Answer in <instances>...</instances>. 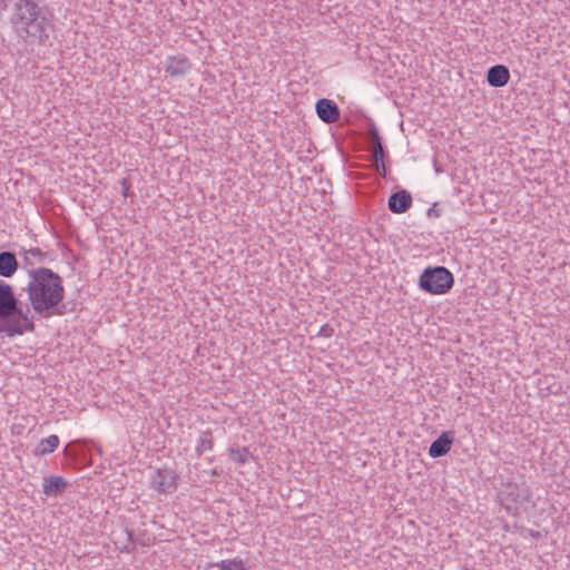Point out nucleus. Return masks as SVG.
Segmentation results:
<instances>
[{
  "label": "nucleus",
  "mask_w": 570,
  "mask_h": 570,
  "mask_svg": "<svg viewBox=\"0 0 570 570\" xmlns=\"http://www.w3.org/2000/svg\"><path fill=\"white\" fill-rule=\"evenodd\" d=\"M68 482L60 475L45 476L42 480V492L47 497H57L67 488Z\"/></svg>",
  "instance_id": "obj_13"
},
{
  "label": "nucleus",
  "mask_w": 570,
  "mask_h": 570,
  "mask_svg": "<svg viewBox=\"0 0 570 570\" xmlns=\"http://www.w3.org/2000/svg\"><path fill=\"white\" fill-rule=\"evenodd\" d=\"M332 333H333V330L328 325H324V326H322L318 335L330 337L332 335Z\"/></svg>",
  "instance_id": "obj_24"
},
{
  "label": "nucleus",
  "mask_w": 570,
  "mask_h": 570,
  "mask_svg": "<svg viewBox=\"0 0 570 570\" xmlns=\"http://www.w3.org/2000/svg\"><path fill=\"white\" fill-rule=\"evenodd\" d=\"M374 167H375V170L376 173L382 176L383 178L386 177L387 175V170H386V166L384 164V160H381L379 163H373Z\"/></svg>",
  "instance_id": "obj_22"
},
{
  "label": "nucleus",
  "mask_w": 570,
  "mask_h": 570,
  "mask_svg": "<svg viewBox=\"0 0 570 570\" xmlns=\"http://www.w3.org/2000/svg\"><path fill=\"white\" fill-rule=\"evenodd\" d=\"M127 533H128V538H129V540H132V532H131V531H128Z\"/></svg>",
  "instance_id": "obj_26"
},
{
  "label": "nucleus",
  "mask_w": 570,
  "mask_h": 570,
  "mask_svg": "<svg viewBox=\"0 0 570 570\" xmlns=\"http://www.w3.org/2000/svg\"><path fill=\"white\" fill-rule=\"evenodd\" d=\"M150 488L158 493L170 494L176 491V473L171 469H157L150 476Z\"/></svg>",
  "instance_id": "obj_5"
},
{
  "label": "nucleus",
  "mask_w": 570,
  "mask_h": 570,
  "mask_svg": "<svg viewBox=\"0 0 570 570\" xmlns=\"http://www.w3.org/2000/svg\"><path fill=\"white\" fill-rule=\"evenodd\" d=\"M229 454L232 460L238 464H245L250 456V453L247 450V448L230 449Z\"/></svg>",
  "instance_id": "obj_18"
},
{
  "label": "nucleus",
  "mask_w": 570,
  "mask_h": 570,
  "mask_svg": "<svg viewBox=\"0 0 570 570\" xmlns=\"http://www.w3.org/2000/svg\"><path fill=\"white\" fill-rule=\"evenodd\" d=\"M387 206L392 213L403 214L411 208L412 196L407 190L401 189L390 196Z\"/></svg>",
  "instance_id": "obj_10"
},
{
  "label": "nucleus",
  "mask_w": 570,
  "mask_h": 570,
  "mask_svg": "<svg viewBox=\"0 0 570 570\" xmlns=\"http://www.w3.org/2000/svg\"><path fill=\"white\" fill-rule=\"evenodd\" d=\"M71 446H72V443H69V444L65 448V450H63V454H65L66 456H76V454H73V453L71 452Z\"/></svg>",
  "instance_id": "obj_25"
},
{
  "label": "nucleus",
  "mask_w": 570,
  "mask_h": 570,
  "mask_svg": "<svg viewBox=\"0 0 570 570\" xmlns=\"http://www.w3.org/2000/svg\"><path fill=\"white\" fill-rule=\"evenodd\" d=\"M487 80L491 87L501 88L510 80V71L504 65H495L489 68Z\"/></svg>",
  "instance_id": "obj_12"
},
{
  "label": "nucleus",
  "mask_w": 570,
  "mask_h": 570,
  "mask_svg": "<svg viewBox=\"0 0 570 570\" xmlns=\"http://www.w3.org/2000/svg\"><path fill=\"white\" fill-rule=\"evenodd\" d=\"M10 10L13 33L26 45H46L53 29L52 12L39 0H0V13Z\"/></svg>",
  "instance_id": "obj_1"
},
{
  "label": "nucleus",
  "mask_w": 570,
  "mask_h": 570,
  "mask_svg": "<svg viewBox=\"0 0 570 570\" xmlns=\"http://www.w3.org/2000/svg\"><path fill=\"white\" fill-rule=\"evenodd\" d=\"M527 497L528 491L515 483H509L501 493L504 508L510 513H515Z\"/></svg>",
  "instance_id": "obj_7"
},
{
  "label": "nucleus",
  "mask_w": 570,
  "mask_h": 570,
  "mask_svg": "<svg viewBox=\"0 0 570 570\" xmlns=\"http://www.w3.org/2000/svg\"><path fill=\"white\" fill-rule=\"evenodd\" d=\"M19 268V262L14 253L9 250L0 252V276L12 277Z\"/></svg>",
  "instance_id": "obj_14"
},
{
  "label": "nucleus",
  "mask_w": 570,
  "mask_h": 570,
  "mask_svg": "<svg viewBox=\"0 0 570 570\" xmlns=\"http://www.w3.org/2000/svg\"><path fill=\"white\" fill-rule=\"evenodd\" d=\"M214 441L213 434L210 430H206L202 432L196 445V452L198 455H202L205 451H209L213 449Z\"/></svg>",
  "instance_id": "obj_17"
},
{
  "label": "nucleus",
  "mask_w": 570,
  "mask_h": 570,
  "mask_svg": "<svg viewBox=\"0 0 570 570\" xmlns=\"http://www.w3.org/2000/svg\"><path fill=\"white\" fill-rule=\"evenodd\" d=\"M316 114L325 124H333L340 119L337 105L330 99L322 98L316 102Z\"/></svg>",
  "instance_id": "obj_9"
},
{
  "label": "nucleus",
  "mask_w": 570,
  "mask_h": 570,
  "mask_svg": "<svg viewBox=\"0 0 570 570\" xmlns=\"http://www.w3.org/2000/svg\"><path fill=\"white\" fill-rule=\"evenodd\" d=\"M191 69L190 60L183 53L168 56L165 61V72L171 78L183 77Z\"/></svg>",
  "instance_id": "obj_8"
},
{
  "label": "nucleus",
  "mask_w": 570,
  "mask_h": 570,
  "mask_svg": "<svg viewBox=\"0 0 570 570\" xmlns=\"http://www.w3.org/2000/svg\"><path fill=\"white\" fill-rule=\"evenodd\" d=\"M428 217L439 218L442 215V209L438 204H433L426 212Z\"/></svg>",
  "instance_id": "obj_21"
},
{
  "label": "nucleus",
  "mask_w": 570,
  "mask_h": 570,
  "mask_svg": "<svg viewBox=\"0 0 570 570\" xmlns=\"http://www.w3.org/2000/svg\"><path fill=\"white\" fill-rule=\"evenodd\" d=\"M60 444L58 435L51 434L42 439L33 451L36 456H41L52 453Z\"/></svg>",
  "instance_id": "obj_16"
},
{
  "label": "nucleus",
  "mask_w": 570,
  "mask_h": 570,
  "mask_svg": "<svg viewBox=\"0 0 570 570\" xmlns=\"http://www.w3.org/2000/svg\"><path fill=\"white\" fill-rule=\"evenodd\" d=\"M385 156L386 155H385V151H384L382 142L381 144H376V145H372L373 163H379L381 160H384Z\"/></svg>",
  "instance_id": "obj_19"
},
{
  "label": "nucleus",
  "mask_w": 570,
  "mask_h": 570,
  "mask_svg": "<svg viewBox=\"0 0 570 570\" xmlns=\"http://www.w3.org/2000/svg\"><path fill=\"white\" fill-rule=\"evenodd\" d=\"M454 283L452 273L444 266L428 267L420 276V287L430 294L448 293Z\"/></svg>",
  "instance_id": "obj_4"
},
{
  "label": "nucleus",
  "mask_w": 570,
  "mask_h": 570,
  "mask_svg": "<svg viewBox=\"0 0 570 570\" xmlns=\"http://www.w3.org/2000/svg\"><path fill=\"white\" fill-rule=\"evenodd\" d=\"M368 139L371 145L381 144L382 139L375 125H372L368 129Z\"/></svg>",
  "instance_id": "obj_20"
},
{
  "label": "nucleus",
  "mask_w": 570,
  "mask_h": 570,
  "mask_svg": "<svg viewBox=\"0 0 570 570\" xmlns=\"http://www.w3.org/2000/svg\"><path fill=\"white\" fill-rule=\"evenodd\" d=\"M204 570H248V568L244 560L234 558L207 563Z\"/></svg>",
  "instance_id": "obj_15"
},
{
  "label": "nucleus",
  "mask_w": 570,
  "mask_h": 570,
  "mask_svg": "<svg viewBox=\"0 0 570 570\" xmlns=\"http://www.w3.org/2000/svg\"><path fill=\"white\" fill-rule=\"evenodd\" d=\"M28 283L21 287L27 293L30 312L41 317L63 315L65 309L60 305L65 298V286L61 276L47 267L31 271Z\"/></svg>",
  "instance_id": "obj_2"
},
{
  "label": "nucleus",
  "mask_w": 570,
  "mask_h": 570,
  "mask_svg": "<svg viewBox=\"0 0 570 570\" xmlns=\"http://www.w3.org/2000/svg\"><path fill=\"white\" fill-rule=\"evenodd\" d=\"M120 185H121V188H122V195L125 197H127L128 196V191L130 189V184H129L128 179L127 178H122L120 180Z\"/></svg>",
  "instance_id": "obj_23"
},
{
  "label": "nucleus",
  "mask_w": 570,
  "mask_h": 570,
  "mask_svg": "<svg viewBox=\"0 0 570 570\" xmlns=\"http://www.w3.org/2000/svg\"><path fill=\"white\" fill-rule=\"evenodd\" d=\"M0 333L8 337L35 332V316L29 304L21 301L12 285L0 279Z\"/></svg>",
  "instance_id": "obj_3"
},
{
  "label": "nucleus",
  "mask_w": 570,
  "mask_h": 570,
  "mask_svg": "<svg viewBox=\"0 0 570 570\" xmlns=\"http://www.w3.org/2000/svg\"><path fill=\"white\" fill-rule=\"evenodd\" d=\"M453 444V433L443 432L438 439H435L430 448L429 455L433 459L441 458L449 453Z\"/></svg>",
  "instance_id": "obj_11"
},
{
  "label": "nucleus",
  "mask_w": 570,
  "mask_h": 570,
  "mask_svg": "<svg viewBox=\"0 0 570 570\" xmlns=\"http://www.w3.org/2000/svg\"><path fill=\"white\" fill-rule=\"evenodd\" d=\"M19 255L22 258V268L26 271L28 277L32 274L31 271H38L41 267H37L38 265L47 263L48 259L51 261L50 254L48 252H43L39 247L27 248L22 246Z\"/></svg>",
  "instance_id": "obj_6"
}]
</instances>
